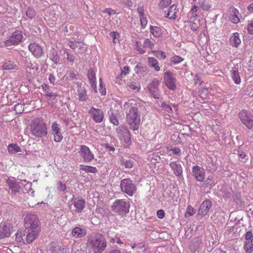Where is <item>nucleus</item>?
Returning <instances> with one entry per match:
<instances>
[{
	"instance_id": "obj_1",
	"label": "nucleus",
	"mask_w": 253,
	"mask_h": 253,
	"mask_svg": "<svg viewBox=\"0 0 253 253\" xmlns=\"http://www.w3.org/2000/svg\"><path fill=\"white\" fill-rule=\"evenodd\" d=\"M86 246L94 253H101L107 247V242L103 235L99 233H92L87 237Z\"/></svg>"
},
{
	"instance_id": "obj_2",
	"label": "nucleus",
	"mask_w": 253,
	"mask_h": 253,
	"mask_svg": "<svg viewBox=\"0 0 253 253\" xmlns=\"http://www.w3.org/2000/svg\"><path fill=\"white\" fill-rule=\"evenodd\" d=\"M30 131L32 135L37 137H46L47 135L45 124L39 118L34 119L30 125Z\"/></svg>"
},
{
	"instance_id": "obj_3",
	"label": "nucleus",
	"mask_w": 253,
	"mask_h": 253,
	"mask_svg": "<svg viewBox=\"0 0 253 253\" xmlns=\"http://www.w3.org/2000/svg\"><path fill=\"white\" fill-rule=\"evenodd\" d=\"M126 122L129 127L133 131L137 130L140 123V112L135 107L130 108L126 116Z\"/></svg>"
},
{
	"instance_id": "obj_4",
	"label": "nucleus",
	"mask_w": 253,
	"mask_h": 253,
	"mask_svg": "<svg viewBox=\"0 0 253 253\" xmlns=\"http://www.w3.org/2000/svg\"><path fill=\"white\" fill-rule=\"evenodd\" d=\"M130 208V203L128 201L124 199H118L114 201L111 207L112 211L123 216L128 212Z\"/></svg>"
},
{
	"instance_id": "obj_5",
	"label": "nucleus",
	"mask_w": 253,
	"mask_h": 253,
	"mask_svg": "<svg viewBox=\"0 0 253 253\" xmlns=\"http://www.w3.org/2000/svg\"><path fill=\"white\" fill-rule=\"evenodd\" d=\"M24 36L23 32L21 30H16L6 38L3 42L4 47H10L13 45H17L23 42Z\"/></svg>"
},
{
	"instance_id": "obj_6",
	"label": "nucleus",
	"mask_w": 253,
	"mask_h": 253,
	"mask_svg": "<svg viewBox=\"0 0 253 253\" xmlns=\"http://www.w3.org/2000/svg\"><path fill=\"white\" fill-rule=\"evenodd\" d=\"M238 116L241 122L246 127L251 129L253 127V115L252 113L245 109L242 110L239 112Z\"/></svg>"
},
{
	"instance_id": "obj_7",
	"label": "nucleus",
	"mask_w": 253,
	"mask_h": 253,
	"mask_svg": "<svg viewBox=\"0 0 253 253\" xmlns=\"http://www.w3.org/2000/svg\"><path fill=\"white\" fill-rule=\"evenodd\" d=\"M121 191L129 196H132L136 191V186L129 178H125L120 183Z\"/></svg>"
},
{
	"instance_id": "obj_8",
	"label": "nucleus",
	"mask_w": 253,
	"mask_h": 253,
	"mask_svg": "<svg viewBox=\"0 0 253 253\" xmlns=\"http://www.w3.org/2000/svg\"><path fill=\"white\" fill-rule=\"evenodd\" d=\"M25 226L26 229H39L40 221L35 214L29 213L24 218Z\"/></svg>"
},
{
	"instance_id": "obj_9",
	"label": "nucleus",
	"mask_w": 253,
	"mask_h": 253,
	"mask_svg": "<svg viewBox=\"0 0 253 253\" xmlns=\"http://www.w3.org/2000/svg\"><path fill=\"white\" fill-rule=\"evenodd\" d=\"M72 204H68L70 209L77 213L81 212L85 207V202L84 200L81 198H74L72 201Z\"/></svg>"
},
{
	"instance_id": "obj_10",
	"label": "nucleus",
	"mask_w": 253,
	"mask_h": 253,
	"mask_svg": "<svg viewBox=\"0 0 253 253\" xmlns=\"http://www.w3.org/2000/svg\"><path fill=\"white\" fill-rule=\"evenodd\" d=\"M164 80L166 85L170 90H174L176 88L175 83L176 79L174 75L168 71L164 74Z\"/></svg>"
},
{
	"instance_id": "obj_11",
	"label": "nucleus",
	"mask_w": 253,
	"mask_h": 253,
	"mask_svg": "<svg viewBox=\"0 0 253 253\" xmlns=\"http://www.w3.org/2000/svg\"><path fill=\"white\" fill-rule=\"evenodd\" d=\"M88 114L97 123H101L103 120L104 113L101 109L91 107L88 111Z\"/></svg>"
},
{
	"instance_id": "obj_12",
	"label": "nucleus",
	"mask_w": 253,
	"mask_h": 253,
	"mask_svg": "<svg viewBox=\"0 0 253 253\" xmlns=\"http://www.w3.org/2000/svg\"><path fill=\"white\" fill-rule=\"evenodd\" d=\"M12 225L8 222L1 223L0 224V239L9 237L12 230Z\"/></svg>"
},
{
	"instance_id": "obj_13",
	"label": "nucleus",
	"mask_w": 253,
	"mask_h": 253,
	"mask_svg": "<svg viewBox=\"0 0 253 253\" xmlns=\"http://www.w3.org/2000/svg\"><path fill=\"white\" fill-rule=\"evenodd\" d=\"M116 131L121 139L124 140L126 143L130 142V134L127 128L120 126L116 128Z\"/></svg>"
},
{
	"instance_id": "obj_14",
	"label": "nucleus",
	"mask_w": 253,
	"mask_h": 253,
	"mask_svg": "<svg viewBox=\"0 0 253 253\" xmlns=\"http://www.w3.org/2000/svg\"><path fill=\"white\" fill-rule=\"evenodd\" d=\"M192 173L194 178L199 182H203L205 179V170L202 167L196 165L193 167Z\"/></svg>"
},
{
	"instance_id": "obj_15",
	"label": "nucleus",
	"mask_w": 253,
	"mask_h": 253,
	"mask_svg": "<svg viewBox=\"0 0 253 253\" xmlns=\"http://www.w3.org/2000/svg\"><path fill=\"white\" fill-rule=\"evenodd\" d=\"M79 153L85 162H89L94 159L93 155L91 153L89 148L85 145L81 146Z\"/></svg>"
},
{
	"instance_id": "obj_16",
	"label": "nucleus",
	"mask_w": 253,
	"mask_h": 253,
	"mask_svg": "<svg viewBox=\"0 0 253 253\" xmlns=\"http://www.w3.org/2000/svg\"><path fill=\"white\" fill-rule=\"evenodd\" d=\"M77 85V92L79 97V100L80 101L85 102L88 99V96L87 94V91L85 87V84L82 83H76Z\"/></svg>"
},
{
	"instance_id": "obj_17",
	"label": "nucleus",
	"mask_w": 253,
	"mask_h": 253,
	"mask_svg": "<svg viewBox=\"0 0 253 253\" xmlns=\"http://www.w3.org/2000/svg\"><path fill=\"white\" fill-rule=\"evenodd\" d=\"M28 49L33 55L37 58H40L43 54L42 47L35 42L31 43L29 45Z\"/></svg>"
},
{
	"instance_id": "obj_18",
	"label": "nucleus",
	"mask_w": 253,
	"mask_h": 253,
	"mask_svg": "<svg viewBox=\"0 0 253 253\" xmlns=\"http://www.w3.org/2000/svg\"><path fill=\"white\" fill-rule=\"evenodd\" d=\"M51 131L52 134L54 135L55 141L59 142L62 140L63 136L61 132L60 126L56 122L52 124Z\"/></svg>"
},
{
	"instance_id": "obj_19",
	"label": "nucleus",
	"mask_w": 253,
	"mask_h": 253,
	"mask_svg": "<svg viewBox=\"0 0 253 253\" xmlns=\"http://www.w3.org/2000/svg\"><path fill=\"white\" fill-rule=\"evenodd\" d=\"M160 85V82L154 79L149 85V90L152 94L153 97L155 98H158L159 96V90L158 87Z\"/></svg>"
},
{
	"instance_id": "obj_20",
	"label": "nucleus",
	"mask_w": 253,
	"mask_h": 253,
	"mask_svg": "<svg viewBox=\"0 0 253 253\" xmlns=\"http://www.w3.org/2000/svg\"><path fill=\"white\" fill-rule=\"evenodd\" d=\"M211 207V200L207 199L204 201L200 207L198 211V214L202 215H206L209 211Z\"/></svg>"
},
{
	"instance_id": "obj_21",
	"label": "nucleus",
	"mask_w": 253,
	"mask_h": 253,
	"mask_svg": "<svg viewBox=\"0 0 253 253\" xmlns=\"http://www.w3.org/2000/svg\"><path fill=\"white\" fill-rule=\"evenodd\" d=\"M6 183L9 188L11 190L12 193L16 194L17 193L19 192L21 187V183L20 182H17L14 180L8 179L6 180Z\"/></svg>"
},
{
	"instance_id": "obj_22",
	"label": "nucleus",
	"mask_w": 253,
	"mask_h": 253,
	"mask_svg": "<svg viewBox=\"0 0 253 253\" xmlns=\"http://www.w3.org/2000/svg\"><path fill=\"white\" fill-rule=\"evenodd\" d=\"M27 235H24L26 244L32 243L38 236L39 229H30Z\"/></svg>"
},
{
	"instance_id": "obj_23",
	"label": "nucleus",
	"mask_w": 253,
	"mask_h": 253,
	"mask_svg": "<svg viewBox=\"0 0 253 253\" xmlns=\"http://www.w3.org/2000/svg\"><path fill=\"white\" fill-rule=\"evenodd\" d=\"M205 166L207 167V170L212 172L215 171L217 169V164L215 163V158L211 157L207 158Z\"/></svg>"
},
{
	"instance_id": "obj_24",
	"label": "nucleus",
	"mask_w": 253,
	"mask_h": 253,
	"mask_svg": "<svg viewBox=\"0 0 253 253\" xmlns=\"http://www.w3.org/2000/svg\"><path fill=\"white\" fill-rule=\"evenodd\" d=\"M95 75V73L92 69L90 68L89 69L87 72L88 79L89 81L91 87L94 89L95 92H97Z\"/></svg>"
},
{
	"instance_id": "obj_25",
	"label": "nucleus",
	"mask_w": 253,
	"mask_h": 253,
	"mask_svg": "<svg viewBox=\"0 0 253 253\" xmlns=\"http://www.w3.org/2000/svg\"><path fill=\"white\" fill-rule=\"evenodd\" d=\"M229 13L230 15L229 18L231 21L235 24L239 23L240 19L238 16L239 14L238 10L234 7H230Z\"/></svg>"
},
{
	"instance_id": "obj_26",
	"label": "nucleus",
	"mask_w": 253,
	"mask_h": 253,
	"mask_svg": "<svg viewBox=\"0 0 253 253\" xmlns=\"http://www.w3.org/2000/svg\"><path fill=\"white\" fill-rule=\"evenodd\" d=\"M111 123L116 126L119 125L118 121V112L117 111L110 109L108 112Z\"/></svg>"
},
{
	"instance_id": "obj_27",
	"label": "nucleus",
	"mask_w": 253,
	"mask_h": 253,
	"mask_svg": "<svg viewBox=\"0 0 253 253\" xmlns=\"http://www.w3.org/2000/svg\"><path fill=\"white\" fill-rule=\"evenodd\" d=\"M86 234V231L84 229L79 227L74 228L72 231V235L73 237L77 238H82Z\"/></svg>"
},
{
	"instance_id": "obj_28",
	"label": "nucleus",
	"mask_w": 253,
	"mask_h": 253,
	"mask_svg": "<svg viewBox=\"0 0 253 253\" xmlns=\"http://www.w3.org/2000/svg\"><path fill=\"white\" fill-rule=\"evenodd\" d=\"M2 68L5 70H18V67L14 61L5 60L2 65Z\"/></svg>"
},
{
	"instance_id": "obj_29",
	"label": "nucleus",
	"mask_w": 253,
	"mask_h": 253,
	"mask_svg": "<svg viewBox=\"0 0 253 253\" xmlns=\"http://www.w3.org/2000/svg\"><path fill=\"white\" fill-rule=\"evenodd\" d=\"M170 168L173 169L174 174L177 176H179L181 175L182 173V167L179 164H177L176 162H171L170 164Z\"/></svg>"
},
{
	"instance_id": "obj_30",
	"label": "nucleus",
	"mask_w": 253,
	"mask_h": 253,
	"mask_svg": "<svg viewBox=\"0 0 253 253\" xmlns=\"http://www.w3.org/2000/svg\"><path fill=\"white\" fill-rule=\"evenodd\" d=\"M176 5L175 4H172L171 5L168 10V13L166 15V17L170 19H175L177 17L176 15Z\"/></svg>"
},
{
	"instance_id": "obj_31",
	"label": "nucleus",
	"mask_w": 253,
	"mask_h": 253,
	"mask_svg": "<svg viewBox=\"0 0 253 253\" xmlns=\"http://www.w3.org/2000/svg\"><path fill=\"white\" fill-rule=\"evenodd\" d=\"M201 244L202 239L201 237H198L194 238L191 242L190 248L193 251L197 250Z\"/></svg>"
},
{
	"instance_id": "obj_32",
	"label": "nucleus",
	"mask_w": 253,
	"mask_h": 253,
	"mask_svg": "<svg viewBox=\"0 0 253 253\" xmlns=\"http://www.w3.org/2000/svg\"><path fill=\"white\" fill-rule=\"evenodd\" d=\"M230 43L233 46L238 47L241 43V40L239 37L238 33H234L230 38Z\"/></svg>"
},
{
	"instance_id": "obj_33",
	"label": "nucleus",
	"mask_w": 253,
	"mask_h": 253,
	"mask_svg": "<svg viewBox=\"0 0 253 253\" xmlns=\"http://www.w3.org/2000/svg\"><path fill=\"white\" fill-rule=\"evenodd\" d=\"M134 70L137 75L141 76L147 72V67L144 64L139 63L135 66Z\"/></svg>"
},
{
	"instance_id": "obj_34",
	"label": "nucleus",
	"mask_w": 253,
	"mask_h": 253,
	"mask_svg": "<svg viewBox=\"0 0 253 253\" xmlns=\"http://www.w3.org/2000/svg\"><path fill=\"white\" fill-rule=\"evenodd\" d=\"M68 45L73 49H75L76 48L81 49L84 48V43L81 42H78L77 41H71L68 40Z\"/></svg>"
},
{
	"instance_id": "obj_35",
	"label": "nucleus",
	"mask_w": 253,
	"mask_h": 253,
	"mask_svg": "<svg viewBox=\"0 0 253 253\" xmlns=\"http://www.w3.org/2000/svg\"><path fill=\"white\" fill-rule=\"evenodd\" d=\"M148 62L149 65L153 67L156 71H159L160 70V67L158 65V62L155 58L148 57Z\"/></svg>"
},
{
	"instance_id": "obj_36",
	"label": "nucleus",
	"mask_w": 253,
	"mask_h": 253,
	"mask_svg": "<svg viewBox=\"0 0 253 253\" xmlns=\"http://www.w3.org/2000/svg\"><path fill=\"white\" fill-rule=\"evenodd\" d=\"M231 77L234 83L238 84L241 82V78L237 69H234L232 71Z\"/></svg>"
},
{
	"instance_id": "obj_37",
	"label": "nucleus",
	"mask_w": 253,
	"mask_h": 253,
	"mask_svg": "<svg viewBox=\"0 0 253 253\" xmlns=\"http://www.w3.org/2000/svg\"><path fill=\"white\" fill-rule=\"evenodd\" d=\"M9 153L15 154L21 151L20 147L17 144H11L8 146L7 148Z\"/></svg>"
},
{
	"instance_id": "obj_38",
	"label": "nucleus",
	"mask_w": 253,
	"mask_h": 253,
	"mask_svg": "<svg viewBox=\"0 0 253 253\" xmlns=\"http://www.w3.org/2000/svg\"><path fill=\"white\" fill-rule=\"evenodd\" d=\"M150 32L155 37H159L162 35V30L160 27L158 26H150Z\"/></svg>"
},
{
	"instance_id": "obj_39",
	"label": "nucleus",
	"mask_w": 253,
	"mask_h": 253,
	"mask_svg": "<svg viewBox=\"0 0 253 253\" xmlns=\"http://www.w3.org/2000/svg\"><path fill=\"white\" fill-rule=\"evenodd\" d=\"M215 185V183L213 180L212 177L209 176L202 185V187L204 188L209 187L210 188H212Z\"/></svg>"
},
{
	"instance_id": "obj_40",
	"label": "nucleus",
	"mask_w": 253,
	"mask_h": 253,
	"mask_svg": "<svg viewBox=\"0 0 253 253\" xmlns=\"http://www.w3.org/2000/svg\"><path fill=\"white\" fill-rule=\"evenodd\" d=\"M160 107L163 111H165L169 114H171L173 113V110L171 105H170L169 104H167L165 102H163L161 103Z\"/></svg>"
},
{
	"instance_id": "obj_41",
	"label": "nucleus",
	"mask_w": 253,
	"mask_h": 253,
	"mask_svg": "<svg viewBox=\"0 0 253 253\" xmlns=\"http://www.w3.org/2000/svg\"><path fill=\"white\" fill-rule=\"evenodd\" d=\"M244 248L247 253H252L253 250V241H246L244 244Z\"/></svg>"
},
{
	"instance_id": "obj_42",
	"label": "nucleus",
	"mask_w": 253,
	"mask_h": 253,
	"mask_svg": "<svg viewBox=\"0 0 253 253\" xmlns=\"http://www.w3.org/2000/svg\"><path fill=\"white\" fill-rule=\"evenodd\" d=\"M51 52L50 59L55 64H57L60 61V57L58 55L57 52L54 49H53Z\"/></svg>"
},
{
	"instance_id": "obj_43",
	"label": "nucleus",
	"mask_w": 253,
	"mask_h": 253,
	"mask_svg": "<svg viewBox=\"0 0 253 253\" xmlns=\"http://www.w3.org/2000/svg\"><path fill=\"white\" fill-rule=\"evenodd\" d=\"M26 14L29 18L32 19L35 16L36 12L33 8L31 7H28L27 9Z\"/></svg>"
},
{
	"instance_id": "obj_44",
	"label": "nucleus",
	"mask_w": 253,
	"mask_h": 253,
	"mask_svg": "<svg viewBox=\"0 0 253 253\" xmlns=\"http://www.w3.org/2000/svg\"><path fill=\"white\" fill-rule=\"evenodd\" d=\"M199 0V5L201 8L205 11H208L211 5L208 3H205L204 0Z\"/></svg>"
},
{
	"instance_id": "obj_45",
	"label": "nucleus",
	"mask_w": 253,
	"mask_h": 253,
	"mask_svg": "<svg viewBox=\"0 0 253 253\" xmlns=\"http://www.w3.org/2000/svg\"><path fill=\"white\" fill-rule=\"evenodd\" d=\"M74 29V27L73 25L71 24H68L65 27L64 31L65 33V35H70L73 32Z\"/></svg>"
},
{
	"instance_id": "obj_46",
	"label": "nucleus",
	"mask_w": 253,
	"mask_h": 253,
	"mask_svg": "<svg viewBox=\"0 0 253 253\" xmlns=\"http://www.w3.org/2000/svg\"><path fill=\"white\" fill-rule=\"evenodd\" d=\"M24 105L21 103H17L15 105L14 110L17 114H21L24 111Z\"/></svg>"
},
{
	"instance_id": "obj_47",
	"label": "nucleus",
	"mask_w": 253,
	"mask_h": 253,
	"mask_svg": "<svg viewBox=\"0 0 253 253\" xmlns=\"http://www.w3.org/2000/svg\"><path fill=\"white\" fill-rule=\"evenodd\" d=\"M171 3V0H161L159 3L160 7L162 8L167 7Z\"/></svg>"
},
{
	"instance_id": "obj_48",
	"label": "nucleus",
	"mask_w": 253,
	"mask_h": 253,
	"mask_svg": "<svg viewBox=\"0 0 253 253\" xmlns=\"http://www.w3.org/2000/svg\"><path fill=\"white\" fill-rule=\"evenodd\" d=\"M81 169L85 171L86 172L93 173H94L97 171L96 168L92 166H85Z\"/></svg>"
},
{
	"instance_id": "obj_49",
	"label": "nucleus",
	"mask_w": 253,
	"mask_h": 253,
	"mask_svg": "<svg viewBox=\"0 0 253 253\" xmlns=\"http://www.w3.org/2000/svg\"><path fill=\"white\" fill-rule=\"evenodd\" d=\"M183 58L177 56L175 55L172 57L170 59V62L172 63H173L174 64H176L178 63H179L180 62H182L183 60Z\"/></svg>"
},
{
	"instance_id": "obj_50",
	"label": "nucleus",
	"mask_w": 253,
	"mask_h": 253,
	"mask_svg": "<svg viewBox=\"0 0 253 253\" xmlns=\"http://www.w3.org/2000/svg\"><path fill=\"white\" fill-rule=\"evenodd\" d=\"M121 164H124L126 168L130 169L133 166V162L130 160L123 159L121 161Z\"/></svg>"
},
{
	"instance_id": "obj_51",
	"label": "nucleus",
	"mask_w": 253,
	"mask_h": 253,
	"mask_svg": "<svg viewBox=\"0 0 253 253\" xmlns=\"http://www.w3.org/2000/svg\"><path fill=\"white\" fill-rule=\"evenodd\" d=\"M208 92L207 88H202L199 91V95L202 98L205 99L206 98Z\"/></svg>"
},
{
	"instance_id": "obj_52",
	"label": "nucleus",
	"mask_w": 253,
	"mask_h": 253,
	"mask_svg": "<svg viewBox=\"0 0 253 253\" xmlns=\"http://www.w3.org/2000/svg\"><path fill=\"white\" fill-rule=\"evenodd\" d=\"M234 201L237 204L242 205V200L241 199V195L240 193L235 194L233 197Z\"/></svg>"
},
{
	"instance_id": "obj_53",
	"label": "nucleus",
	"mask_w": 253,
	"mask_h": 253,
	"mask_svg": "<svg viewBox=\"0 0 253 253\" xmlns=\"http://www.w3.org/2000/svg\"><path fill=\"white\" fill-rule=\"evenodd\" d=\"M144 46L149 47L150 49H152L154 47V43L149 39H146L144 42Z\"/></svg>"
},
{
	"instance_id": "obj_54",
	"label": "nucleus",
	"mask_w": 253,
	"mask_h": 253,
	"mask_svg": "<svg viewBox=\"0 0 253 253\" xmlns=\"http://www.w3.org/2000/svg\"><path fill=\"white\" fill-rule=\"evenodd\" d=\"M64 53L66 54L67 55V59L71 62H73L75 61V57L73 55V54L70 53L68 51L67 49H65L64 50Z\"/></svg>"
},
{
	"instance_id": "obj_55",
	"label": "nucleus",
	"mask_w": 253,
	"mask_h": 253,
	"mask_svg": "<svg viewBox=\"0 0 253 253\" xmlns=\"http://www.w3.org/2000/svg\"><path fill=\"white\" fill-rule=\"evenodd\" d=\"M139 17L141 27L142 28H144L147 24L146 15L140 16Z\"/></svg>"
},
{
	"instance_id": "obj_56",
	"label": "nucleus",
	"mask_w": 253,
	"mask_h": 253,
	"mask_svg": "<svg viewBox=\"0 0 253 253\" xmlns=\"http://www.w3.org/2000/svg\"><path fill=\"white\" fill-rule=\"evenodd\" d=\"M154 52L156 53L155 55L159 59H165L166 57V54L162 50L154 51Z\"/></svg>"
},
{
	"instance_id": "obj_57",
	"label": "nucleus",
	"mask_w": 253,
	"mask_h": 253,
	"mask_svg": "<svg viewBox=\"0 0 253 253\" xmlns=\"http://www.w3.org/2000/svg\"><path fill=\"white\" fill-rule=\"evenodd\" d=\"M141 43L139 42H136L135 44V48L137 51H138L139 53L142 54L145 52V50H144L141 47Z\"/></svg>"
},
{
	"instance_id": "obj_58",
	"label": "nucleus",
	"mask_w": 253,
	"mask_h": 253,
	"mask_svg": "<svg viewBox=\"0 0 253 253\" xmlns=\"http://www.w3.org/2000/svg\"><path fill=\"white\" fill-rule=\"evenodd\" d=\"M16 239L19 241V242H22L24 244H26V242L25 241V238L24 235L22 236V232L17 233L16 236Z\"/></svg>"
},
{
	"instance_id": "obj_59",
	"label": "nucleus",
	"mask_w": 253,
	"mask_h": 253,
	"mask_svg": "<svg viewBox=\"0 0 253 253\" xmlns=\"http://www.w3.org/2000/svg\"><path fill=\"white\" fill-rule=\"evenodd\" d=\"M58 94L57 92H53L52 91H50L48 93L46 94L45 95L46 97H48L51 100H55L56 98L58 96Z\"/></svg>"
},
{
	"instance_id": "obj_60",
	"label": "nucleus",
	"mask_w": 253,
	"mask_h": 253,
	"mask_svg": "<svg viewBox=\"0 0 253 253\" xmlns=\"http://www.w3.org/2000/svg\"><path fill=\"white\" fill-rule=\"evenodd\" d=\"M110 36L113 38V42L114 44L116 43V40L119 41L118 39L119 37V34L117 32H112L110 34Z\"/></svg>"
},
{
	"instance_id": "obj_61",
	"label": "nucleus",
	"mask_w": 253,
	"mask_h": 253,
	"mask_svg": "<svg viewBox=\"0 0 253 253\" xmlns=\"http://www.w3.org/2000/svg\"><path fill=\"white\" fill-rule=\"evenodd\" d=\"M42 87L43 90V92L45 93V96L46 95V94L48 93V92L51 91L50 89L49 86L46 84H43L42 85Z\"/></svg>"
},
{
	"instance_id": "obj_62",
	"label": "nucleus",
	"mask_w": 253,
	"mask_h": 253,
	"mask_svg": "<svg viewBox=\"0 0 253 253\" xmlns=\"http://www.w3.org/2000/svg\"><path fill=\"white\" fill-rule=\"evenodd\" d=\"M253 233L251 231H248L245 235V239L246 241H253Z\"/></svg>"
},
{
	"instance_id": "obj_63",
	"label": "nucleus",
	"mask_w": 253,
	"mask_h": 253,
	"mask_svg": "<svg viewBox=\"0 0 253 253\" xmlns=\"http://www.w3.org/2000/svg\"><path fill=\"white\" fill-rule=\"evenodd\" d=\"M99 85H100V88L99 89L100 93L102 95H105V94L106 93V88L103 86V83H102V80H101V78L99 80Z\"/></svg>"
},
{
	"instance_id": "obj_64",
	"label": "nucleus",
	"mask_w": 253,
	"mask_h": 253,
	"mask_svg": "<svg viewBox=\"0 0 253 253\" xmlns=\"http://www.w3.org/2000/svg\"><path fill=\"white\" fill-rule=\"evenodd\" d=\"M57 189L60 191H65L66 189V184L62 183L61 181H59L58 183Z\"/></svg>"
}]
</instances>
